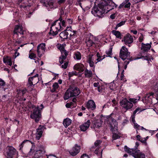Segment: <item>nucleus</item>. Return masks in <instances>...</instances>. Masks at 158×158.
<instances>
[{
    "label": "nucleus",
    "instance_id": "nucleus-56",
    "mask_svg": "<svg viewBox=\"0 0 158 158\" xmlns=\"http://www.w3.org/2000/svg\"><path fill=\"white\" fill-rule=\"evenodd\" d=\"M29 140H24L23 142L22 143H21V144H20V150L23 147V145L24 144V143L26 142H27V141H28Z\"/></svg>",
    "mask_w": 158,
    "mask_h": 158
},
{
    "label": "nucleus",
    "instance_id": "nucleus-44",
    "mask_svg": "<svg viewBox=\"0 0 158 158\" xmlns=\"http://www.w3.org/2000/svg\"><path fill=\"white\" fill-rule=\"evenodd\" d=\"M93 55L91 54H89L87 57V62H89L92 61H93L94 60L92 59V56Z\"/></svg>",
    "mask_w": 158,
    "mask_h": 158
},
{
    "label": "nucleus",
    "instance_id": "nucleus-58",
    "mask_svg": "<svg viewBox=\"0 0 158 158\" xmlns=\"http://www.w3.org/2000/svg\"><path fill=\"white\" fill-rule=\"evenodd\" d=\"M89 65L90 67H94V62L93 61H92L91 62H88Z\"/></svg>",
    "mask_w": 158,
    "mask_h": 158
},
{
    "label": "nucleus",
    "instance_id": "nucleus-60",
    "mask_svg": "<svg viewBox=\"0 0 158 158\" xmlns=\"http://www.w3.org/2000/svg\"><path fill=\"white\" fill-rule=\"evenodd\" d=\"M86 0H77V1L79 3V5L81 7V2H85Z\"/></svg>",
    "mask_w": 158,
    "mask_h": 158
},
{
    "label": "nucleus",
    "instance_id": "nucleus-38",
    "mask_svg": "<svg viewBox=\"0 0 158 158\" xmlns=\"http://www.w3.org/2000/svg\"><path fill=\"white\" fill-rule=\"evenodd\" d=\"M61 57L62 59L64 60L66 59L68 55V52L65 50L61 52Z\"/></svg>",
    "mask_w": 158,
    "mask_h": 158
},
{
    "label": "nucleus",
    "instance_id": "nucleus-19",
    "mask_svg": "<svg viewBox=\"0 0 158 158\" xmlns=\"http://www.w3.org/2000/svg\"><path fill=\"white\" fill-rule=\"evenodd\" d=\"M69 88L70 89L72 97L77 96L80 93L79 89L77 87H70Z\"/></svg>",
    "mask_w": 158,
    "mask_h": 158
},
{
    "label": "nucleus",
    "instance_id": "nucleus-45",
    "mask_svg": "<svg viewBox=\"0 0 158 158\" xmlns=\"http://www.w3.org/2000/svg\"><path fill=\"white\" fill-rule=\"evenodd\" d=\"M140 58L143 59L145 60H146L148 61L150 60H151L150 57H148L147 56H142L141 57H140V58H139L138 59H140Z\"/></svg>",
    "mask_w": 158,
    "mask_h": 158
},
{
    "label": "nucleus",
    "instance_id": "nucleus-8",
    "mask_svg": "<svg viewBox=\"0 0 158 158\" xmlns=\"http://www.w3.org/2000/svg\"><path fill=\"white\" fill-rule=\"evenodd\" d=\"M121 106L126 110L131 109L133 106V104L129 100L125 98L120 101Z\"/></svg>",
    "mask_w": 158,
    "mask_h": 158
},
{
    "label": "nucleus",
    "instance_id": "nucleus-57",
    "mask_svg": "<svg viewBox=\"0 0 158 158\" xmlns=\"http://www.w3.org/2000/svg\"><path fill=\"white\" fill-rule=\"evenodd\" d=\"M75 75V72H69V77H70Z\"/></svg>",
    "mask_w": 158,
    "mask_h": 158
},
{
    "label": "nucleus",
    "instance_id": "nucleus-42",
    "mask_svg": "<svg viewBox=\"0 0 158 158\" xmlns=\"http://www.w3.org/2000/svg\"><path fill=\"white\" fill-rule=\"evenodd\" d=\"M58 30H56V31H54L52 29H50V31L49 32V34L50 35H52L53 36H55L58 33Z\"/></svg>",
    "mask_w": 158,
    "mask_h": 158
},
{
    "label": "nucleus",
    "instance_id": "nucleus-10",
    "mask_svg": "<svg viewBox=\"0 0 158 158\" xmlns=\"http://www.w3.org/2000/svg\"><path fill=\"white\" fill-rule=\"evenodd\" d=\"M45 49V44L44 43L40 44L38 46L37 51L39 57H40L44 54Z\"/></svg>",
    "mask_w": 158,
    "mask_h": 158
},
{
    "label": "nucleus",
    "instance_id": "nucleus-50",
    "mask_svg": "<svg viewBox=\"0 0 158 158\" xmlns=\"http://www.w3.org/2000/svg\"><path fill=\"white\" fill-rule=\"evenodd\" d=\"M125 23V21H122L117 24V27H120L124 25Z\"/></svg>",
    "mask_w": 158,
    "mask_h": 158
},
{
    "label": "nucleus",
    "instance_id": "nucleus-47",
    "mask_svg": "<svg viewBox=\"0 0 158 158\" xmlns=\"http://www.w3.org/2000/svg\"><path fill=\"white\" fill-rule=\"evenodd\" d=\"M63 19L65 20V21L66 26V24L67 23H68L69 24H71L73 23V20L71 19H68L66 20V19H65V20L64 19V18H63Z\"/></svg>",
    "mask_w": 158,
    "mask_h": 158
},
{
    "label": "nucleus",
    "instance_id": "nucleus-1",
    "mask_svg": "<svg viewBox=\"0 0 158 158\" xmlns=\"http://www.w3.org/2000/svg\"><path fill=\"white\" fill-rule=\"evenodd\" d=\"M117 6V5L112 0H110L103 5L102 6V9H100L99 10L98 8H95V6H94L92 9L91 12L95 16L102 18L104 14L107 13Z\"/></svg>",
    "mask_w": 158,
    "mask_h": 158
},
{
    "label": "nucleus",
    "instance_id": "nucleus-62",
    "mask_svg": "<svg viewBox=\"0 0 158 158\" xmlns=\"http://www.w3.org/2000/svg\"><path fill=\"white\" fill-rule=\"evenodd\" d=\"M94 87H98L100 86L99 82H95L94 83Z\"/></svg>",
    "mask_w": 158,
    "mask_h": 158
},
{
    "label": "nucleus",
    "instance_id": "nucleus-53",
    "mask_svg": "<svg viewBox=\"0 0 158 158\" xmlns=\"http://www.w3.org/2000/svg\"><path fill=\"white\" fill-rule=\"evenodd\" d=\"M139 141L141 142L142 143H144L145 145L146 146H147V143L145 141V139H144V138H141V139H140V140Z\"/></svg>",
    "mask_w": 158,
    "mask_h": 158
},
{
    "label": "nucleus",
    "instance_id": "nucleus-35",
    "mask_svg": "<svg viewBox=\"0 0 158 158\" xmlns=\"http://www.w3.org/2000/svg\"><path fill=\"white\" fill-rule=\"evenodd\" d=\"M77 31L73 30L69 33L70 37L72 38H74L77 36Z\"/></svg>",
    "mask_w": 158,
    "mask_h": 158
},
{
    "label": "nucleus",
    "instance_id": "nucleus-37",
    "mask_svg": "<svg viewBox=\"0 0 158 158\" xmlns=\"http://www.w3.org/2000/svg\"><path fill=\"white\" fill-rule=\"evenodd\" d=\"M59 86L57 83L55 82L52 85L53 88L51 89V91L52 92H53L56 91V90L57 89Z\"/></svg>",
    "mask_w": 158,
    "mask_h": 158
},
{
    "label": "nucleus",
    "instance_id": "nucleus-17",
    "mask_svg": "<svg viewBox=\"0 0 158 158\" xmlns=\"http://www.w3.org/2000/svg\"><path fill=\"white\" fill-rule=\"evenodd\" d=\"M133 41L132 37L129 34H127L124 37L122 41H124L125 44H131Z\"/></svg>",
    "mask_w": 158,
    "mask_h": 158
},
{
    "label": "nucleus",
    "instance_id": "nucleus-14",
    "mask_svg": "<svg viewBox=\"0 0 158 158\" xmlns=\"http://www.w3.org/2000/svg\"><path fill=\"white\" fill-rule=\"evenodd\" d=\"M38 76V74H36L33 77L29 78L28 82L30 86H32L34 85L33 84L35 85L39 82V80Z\"/></svg>",
    "mask_w": 158,
    "mask_h": 158
},
{
    "label": "nucleus",
    "instance_id": "nucleus-49",
    "mask_svg": "<svg viewBox=\"0 0 158 158\" xmlns=\"http://www.w3.org/2000/svg\"><path fill=\"white\" fill-rule=\"evenodd\" d=\"M0 80V86H4L6 85V83L2 79H1Z\"/></svg>",
    "mask_w": 158,
    "mask_h": 158
},
{
    "label": "nucleus",
    "instance_id": "nucleus-28",
    "mask_svg": "<svg viewBox=\"0 0 158 158\" xmlns=\"http://www.w3.org/2000/svg\"><path fill=\"white\" fill-rule=\"evenodd\" d=\"M72 120L70 119L67 118L64 119L63 124L65 127L66 128L71 123Z\"/></svg>",
    "mask_w": 158,
    "mask_h": 158
},
{
    "label": "nucleus",
    "instance_id": "nucleus-40",
    "mask_svg": "<svg viewBox=\"0 0 158 158\" xmlns=\"http://www.w3.org/2000/svg\"><path fill=\"white\" fill-rule=\"evenodd\" d=\"M36 55L33 52L29 53V57L31 59L35 60L36 58Z\"/></svg>",
    "mask_w": 158,
    "mask_h": 158
},
{
    "label": "nucleus",
    "instance_id": "nucleus-64",
    "mask_svg": "<svg viewBox=\"0 0 158 158\" xmlns=\"http://www.w3.org/2000/svg\"><path fill=\"white\" fill-rule=\"evenodd\" d=\"M64 59H63L62 57H60V59H59V62L60 63L62 64L63 63Z\"/></svg>",
    "mask_w": 158,
    "mask_h": 158
},
{
    "label": "nucleus",
    "instance_id": "nucleus-51",
    "mask_svg": "<svg viewBox=\"0 0 158 158\" xmlns=\"http://www.w3.org/2000/svg\"><path fill=\"white\" fill-rule=\"evenodd\" d=\"M27 90L25 89L21 90L19 91V93L22 95H23L26 92Z\"/></svg>",
    "mask_w": 158,
    "mask_h": 158
},
{
    "label": "nucleus",
    "instance_id": "nucleus-27",
    "mask_svg": "<svg viewBox=\"0 0 158 158\" xmlns=\"http://www.w3.org/2000/svg\"><path fill=\"white\" fill-rule=\"evenodd\" d=\"M70 97H73L71 93L70 89L69 88L66 91L64 96V100H67Z\"/></svg>",
    "mask_w": 158,
    "mask_h": 158
},
{
    "label": "nucleus",
    "instance_id": "nucleus-30",
    "mask_svg": "<svg viewBox=\"0 0 158 158\" xmlns=\"http://www.w3.org/2000/svg\"><path fill=\"white\" fill-rule=\"evenodd\" d=\"M111 32L112 34L115 35L116 38L119 39H121L122 34L119 31L113 30Z\"/></svg>",
    "mask_w": 158,
    "mask_h": 158
},
{
    "label": "nucleus",
    "instance_id": "nucleus-21",
    "mask_svg": "<svg viewBox=\"0 0 158 158\" xmlns=\"http://www.w3.org/2000/svg\"><path fill=\"white\" fill-rule=\"evenodd\" d=\"M110 0H96L95 4V5L97 4L98 6L95 7V8H98V9H102V6L104 4H105L106 2Z\"/></svg>",
    "mask_w": 158,
    "mask_h": 158
},
{
    "label": "nucleus",
    "instance_id": "nucleus-41",
    "mask_svg": "<svg viewBox=\"0 0 158 158\" xmlns=\"http://www.w3.org/2000/svg\"><path fill=\"white\" fill-rule=\"evenodd\" d=\"M112 48L110 47L108 51L106 52V54L107 55H106V57H111L110 56L112 55Z\"/></svg>",
    "mask_w": 158,
    "mask_h": 158
},
{
    "label": "nucleus",
    "instance_id": "nucleus-2",
    "mask_svg": "<svg viewBox=\"0 0 158 158\" xmlns=\"http://www.w3.org/2000/svg\"><path fill=\"white\" fill-rule=\"evenodd\" d=\"M65 1V0H59L57 3L55 1L53 0H48L46 2L44 0H42L40 2L46 7L48 10L49 11L57 8L58 7V4L60 5L62 3H64Z\"/></svg>",
    "mask_w": 158,
    "mask_h": 158
},
{
    "label": "nucleus",
    "instance_id": "nucleus-33",
    "mask_svg": "<svg viewBox=\"0 0 158 158\" xmlns=\"http://www.w3.org/2000/svg\"><path fill=\"white\" fill-rule=\"evenodd\" d=\"M85 43L87 47H91L94 44V42L89 38L86 39Z\"/></svg>",
    "mask_w": 158,
    "mask_h": 158
},
{
    "label": "nucleus",
    "instance_id": "nucleus-31",
    "mask_svg": "<svg viewBox=\"0 0 158 158\" xmlns=\"http://www.w3.org/2000/svg\"><path fill=\"white\" fill-rule=\"evenodd\" d=\"M73 57L75 60H80L81 58V54L79 52H76L74 53Z\"/></svg>",
    "mask_w": 158,
    "mask_h": 158
},
{
    "label": "nucleus",
    "instance_id": "nucleus-6",
    "mask_svg": "<svg viewBox=\"0 0 158 158\" xmlns=\"http://www.w3.org/2000/svg\"><path fill=\"white\" fill-rule=\"evenodd\" d=\"M154 89L156 93L155 94L151 92L150 93L147 94L144 98L146 100L152 102L156 99L157 101V102L158 103V85L155 86Z\"/></svg>",
    "mask_w": 158,
    "mask_h": 158
},
{
    "label": "nucleus",
    "instance_id": "nucleus-59",
    "mask_svg": "<svg viewBox=\"0 0 158 158\" xmlns=\"http://www.w3.org/2000/svg\"><path fill=\"white\" fill-rule=\"evenodd\" d=\"M133 123H134V127L135 128H136L138 130H139V127L140 126L138 124H137V123H135V122H134Z\"/></svg>",
    "mask_w": 158,
    "mask_h": 158
},
{
    "label": "nucleus",
    "instance_id": "nucleus-39",
    "mask_svg": "<svg viewBox=\"0 0 158 158\" xmlns=\"http://www.w3.org/2000/svg\"><path fill=\"white\" fill-rule=\"evenodd\" d=\"M129 0H125L123 3H124L125 5L124 7L125 8H128L130 7L131 4L130 2H129Z\"/></svg>",
    "mask_w": 158,
    "mask_h": 158
},
{
    "label": "nucleus",
    "instance_id": "nucleus-63",
    "mask_svg": "<svg viewBox=\"0 0 158 158\" xmlns=\"http://www.w3.org/2000/svg\"><path fill=\"white\" fill-rule=\"evenodd\" d=\"M124 70H123L121 74V76H120V78H121V80H123V77H124V74H123V72H124Z\"/></svg>",
    "mask_w": 158,
    "mask_h": 158
},
{
    "label": "nucleus",
    "instance_id": "nucleus-54",
    "mask_svg": "<svg viewBox=\"0 0 158 158\" xmlns=\"http://www.w3.org/2000/svg\"><path fill=\"white\" fill-rule=\"evenodd\" d=\"M66 30V31L69 33L71 31H73V29H72L71 28V27H66V28L65 30Z\"/></svg>",
    "mask_w": 158,
    "mask_h": 158
},
{
    "label": "nucleus",
    "instance_id": "nucleus-3",
    "mask_svg": "<svg viewBox=\"0 0 158 158\" xmlns=\"http://www.w3.org/2000/svg\"><path fill=\"white\" fill-rule=\"evenodd\" d=\"M66 26L65 21L63 18L60 16L59 19L54 21L51 25V29L55 31L58 30V32L60 31L64 30Z\"/></svg>",
    "mask_w": 158,
    "mask_h": 158
},
{
    "label": "nucleus",
    "instance_id": "nucleus-52",
    "mask_svg": "<svg viewBox=\"0 0 158 158\" xmlns=\"http://www.w3.org/2000/svg\"><path fill=\"white\" fill-rule=\"evenodd\" d=\"M58 48L60 50L61 52L65 50L64 46L63 44L60 45L59 47Z\"/></svg>",
    "mask_w": 158,
    "mask_h": 158
},
{
    "label": "nucleus",
    "instance_id": "nucleus-9",
    "mask_svg": "<svg viewBox=\"0 0 158 158\" xmlns=\"http://www.w3.org/2000/svg\"><path fill=\"white\" fill-rule=\"evenodd\" d=\"M130 52H128L127 49L125 46H123L120 50L119 53L120 57L123 60L127 59L128 60L129 59L127 58L128 57H129Z\"/></svg>",
    "mask_w": 158,
    "mask_h": 158
},
{
    "label": "nucleus",
    "instance_id": "nucleus-34",
    "mask_svg": "<svg viewBox=\"0 0 158 158\" xmlns=\"http://www.w3.org/2000/svg\"><path fill=\"white\" fill-rule=\"evenodd\" d=\"M42 151L40 150L37 151L34 154V157L35 158H40L42 155Z\"/></svg>",
    "mask_w": 158,
    "mask_h": 158
},
{
    "label": "nucleus",
    "instance_id": "nucleus-20",
    "mask_svg": "<svg viewBox=\"0 0 158 158\" xmlns=\"http://www.w3.org/2000/svg\"><path fill=\"white\" fill-rule=\"evenodd\" d=\"M90 123V120H88L86 122L80 125L79 127L81 130L83 131H85L89 128Z\"/></svg>",
    "mask_w": 158,
    "mask_h": 158
},
{
    "label": "nucleus",
    "instance_id": "nucleus-22",
    "mask_svg": "<svg viewBox=\"0 0 158 158\" xmlns=\"http://www.w3.org/2000/svg\"><path fill=\"white\" fill-rule=\"evenodd\" d=\"M144 109H142L140 107H137L136 109L133 111V114L131 116V120L133 122H135V118L136 114H138L140 112L143 111Z\"/></svg>",
    "mask_w": 158,
    "mask_h": 158
},
{
    "label": "nucleus",
    "instance_id": "nucleus-43",
    "mask_svg": "<svg viewBox=\"0 0 158 158\" xmlns=\"http://www.w3.org/2000/svg\"><path fill=\"white\" fill-rule=\"evenodd\" d=\"M120 136L118 134L115 133H113L112 135V138L113 140H115L117 139H119L120 138Z\"/></svg>",
    "mask_w": 158,
    "mask_h": 158
},
{
    "label": "nucleus",
    "instance_id": "nucleus-11",
    "mask_svg": "<svg viewBox=\"0 0 158 158\" xmlns=\"http://www.w3.org/2000/svg\"><path fill=\"white\" fill-rule=\"evenodd\" d=\"M80 149V146L76 144L73 148L72 149L69 151V153L72 156H75L79 152Z\"/></svg>",
    "mask_w": 158,
    "mask_h": 158
},
{
    "label": "nucleus",
    "instance_id": "nucleus-23",
    "mask_svg": "<svg viewBox=\"0 0 158 158\" xmlns=\"http://www.w3.org/2000/svg\"><path fill=\"white\" fill-rule=\"evenodd\" d=\"M103 121L101 119L94 120L93 122V127L98 128L101 127Z\"/></svg>",
    "mask_w": 158,
    "mask_h": 158
},
{
    "label": "nucleus",
    "instance_id": "nucleus-46",
    "mask_svg": "<svg viewBox=\"0 0 158 158\" xmlns=\"http://www.w3.org/2000/svg\"><path fill=\"white\" fill-rule=\"evenodd\" d=\"M73 104V102H71L70 103H68L66 104L65 106L67 108H73L72 105Z\"/></svg>",
    "mask_w": 158,
    "mask_h": 158
},
{
    "label": "nucleus",
    "instance_id": "nucleus-15",
    "mask_svg": "<svg viewBox=\"0 0 158 158\" xmlns=\"http://www.w3.org/2000/svg\"><path fill=\"white\" fill-rule=\"evenodd\" d=\"M44 127L40 125L36 130L35 133V139L37 140L40 139L43 133V130Z\"/></svg>",
    "mask_w": 158,
    "mask_h": 158
},
{
    "label": "nucleus",
    "instance_id": "nucleus-24",
    "mask_svg": "<svg viewBox=\"0 0 158 158\" xmlns=\"http://www.w3.org/2000/svg\"><path fill=\"white\" fill-rule=\"evenodd\" d=\"M151 44L152 43H151L150 44H145L143 43H142V47L141 49L143 50L144 52H147L151 48Z\"/></svg>",
    "mask_w": 158,
    "mask_h": 158
},
{
    "label": "nucleus",
    "instance_id": "nucleus-12",
    "mask_svg": "<svg viewBox=\"0 0 158 158\" xmlns=\"http://www.w3.org/2000/svg\"><path fill=\"white\" fill-rule=\"evenodd\" d=\"M24 31L23 27L21 25H16L15 27L14 33V35H17L18 36L19 34L21 35H23L24 34Z\"/></svg>",
    "mask_w": 158,
    "mask_h": 158
},
{
    "label": "nucleus",
    "instance_id": "nucleus-16",
    "mask_svg": "<svg viewBox=\"0 0 158 158\" xmlns=\"http://www.w3.org/2000/svg\"><path fill=\"white\" fill-rule=\"evenodd\" d=\"M86 107L90 110H95L96 106L94 101L93 100H89L86 103Z\"/></svg>",
    "mask_w": 158,
    "mask_h": 158
},
{
    "label": "nucleus",
    "instance_id": "nucleus-48",
    "mask_svg": "<svg viewBox=\"0 0 158 158\" xmlns=\"http://www.w3.org/2000/svg\"><path fill=\"white\" fill-rule=\"evenodd\" d=\"M68 64V62H65L64 63V64L62 65L61 68L64 69H65L67 68Z\"/></svg>",
    "mask_w": 158,
    "mask_h": 158
},
{
    "label": "nucleus",
    "instance_id": "nucleus-29",
    "mask_svg": "<svg viewBox=\"0 0 158 158\" xmlns=\"http://www.w3.org/2000/svg\"><path fill=\"white\" fill-rule=\"evenodd\" d=\"M3 61L4 63H7L8 64L11 66L12 64L11 59V58H9L8 56L3 58Z\"/></svg>",
    "mask_w": 158,
    "mask_h": 158
},
{
    "label": "nucleus",
    "instance_id": "nucleus-18",
    "mask_svg": "<svg viewBox=\"0 0 158 158\" xmlns=\"http://www.w3.org/2000/svg\"><path fill=\"white\" fill-rule=\"evenodd\" d=\"M73 69L76 70L78 71L79 73H81L84 71L85 68L83 64L78 63L74 66Z\"/></svg>",
    "mask_w": 158,
    "mask_h": 158
},
{
    "label": "nucleus",
    "instance_id": "nucleus-7",
    "mask_svg": "<svg viewBox=\"0 0 158 158\" xmlns=\"http://www.w3.org/2000/svg\"><path fill=\"white\" fill-rule=\"evenodd\" d=\"M41 110L38 106L35 108L32 114H31L30 117L32 119H34L36 122H38L41 117Z\"/></svg>",
    "mask_w": 158,
    "mask_h": 158
},
{
    "label": "nucleus",
    "instance_id": "nucleus-55",
    "mask_svg": "<svg viewBox=\"0 0 158 158\" xmlns=\"http://www.w3.org/2000/svg\"><path fill=\"white\" fill-rule=\"evenodd\" d=\"M81 158H90L88 155L86 154H84L81 156Z\"/></svg>",
    "mask_w": 158,
    "mask_h": 158
},
{
    "label": "nucleus",
    "instance_id": "nucleus-4",
    "mask_svg": "<svg viewBox=\"0 0 158 158\" xmlns=\"http://www.w3.org/2000/svg\"><path fill=\"white\" fill-rule=\"evenodd\" d=\"M125 152L131 155L135 158H145V156L144 154L140 152L139 150H136L133 148H130L127 146H125L124 148Z\"/></svg>",
    "mask_w": 158,
    "mask_h": 158
},
{
    "label": "nucleus",
    "instance_id": "nucleus-13",
    "mask_svg": "<svg viewBox=\"0 0 158 158\" xmlns=\"http://www.w3.org/2000/svg\"><path fill=\"white\" fill-rule=\"evenodd\" d=\"M111 121L110 122V130L113 132L118 130V123L116 120L113 118H111Z\"/></svg>",
    "mask_w": 158,
    "mask_h": 158
},
{
    "label": "nucleus",
    "instance_id": "nucleus-5",
    "mask_svg": "<svg viewBox=\"0 0 158 158\" xmlns=\"http://www.w3.org/2000/svg\"><path fill=\"white\" fill-rule=\"evenodd\" d=\"M4 154L6 158H13L14 155L18 154V152L13 147L8 146L4 149Z\"/></svg>",
    "mask_w": 158,
    "mask_h": 158
},
{
    "label": "nucleus",
    "instance_id": "nucleus-26",
    "mask_svg": "<svg viewBox=\"0 0 158 158\" xmlns=\"http://www.w3.org/2000/svg\"><path fill=\"white\" fill-rule=\"evenodd\" d=\"M102 142V141L98 140H96L94 143V145L95 147H99L100 145V144ZM99 150V148H98V147L97 148V149H96L94 152V153L97 154L98 155H99V153H98L99 152L98 150Z\"/></svg>",
    "mask_w": 158,
    "mask_h": 158
},
{
    "label": "nucleus",
    "instance_id": "nucleus-32",
    "mask_svg": "<svg viewBox=\"0 0 158 158\" xmlns=\"http://www.w3.org/2000/svg\"><path fill=\"white\" fill-rule=\"evenodd\" d=\"M84 74L85 77L88 78H90L92 76V73L90 70H88L86 69L84 72Z\"/></svg>",
    "mask_w": 158,
    "mask_h": 158
},
{
    "label": "nucleus",
    "instance_id": "nucleus-61",
    "mask_svg": "<svg viewBox=\"0 0 158 158\" xmlns=\"http://www.w3.org/2000/svg\"><path fill=\"white\" fill-rule=\"evenodd\" d=\"M98 90L99 93H101L102 91V86H99L98 88Z\"/></svg>",
    "mask_w": 158,
    "mask_h": 158
},
{
    "label": "nucleus",
    "instance_id": "nucleus-36",
    "mask_svg": "<svg viewBox=\"0 0 158 158\" xmlns=\"http://www.w3.org/2000/svg\"><path fill=\"white\" fill-rule=\"evenodd\" d=\"M140 98V97H138L136 98H130L129 99V100L131 103L135 104L139 100Z\"/></svg>",
    "mask_w": 158,
    "mask_h": 158
},
{
    "label": "nucleus",
    "instance_id": "nucleus-25",
    "mask_svg": "<svg viewBox=\"0 0 158 158\" xmlns=\"http://www.w3.org/2000/svg\"><path fill=\"white\" fill-rule=\"evenodd\" d=\"M69 33L68 31H66V30H64L60 34V37L63 40L67 39L68 38V35Z\"/></svg>",
    "mask_w": 158,
    "mask_h": 158
}]
</instances>
